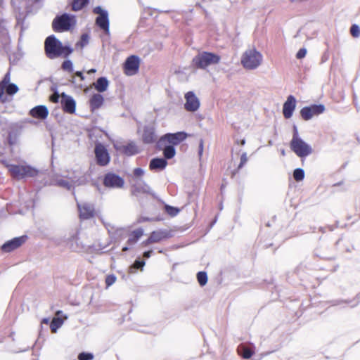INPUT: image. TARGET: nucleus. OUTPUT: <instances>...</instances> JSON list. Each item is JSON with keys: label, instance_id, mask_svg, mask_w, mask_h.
<instances>
[{"label": "nucleus", "instance_id": "f257e3e1", "mask_svg": "<svg viewBox=\"0 0 360 360\" xmlns=\"http://www.w3.org/2000/svg\"><path fill=\"white\" fill-rule=\"evenodd\" d=\"M45 51L50 59L58 58L62 55L68 56L72 52V49L67 46H63L54 35L48 37L44 43Z\"/></svg>", "mask_w": 360, "mask_h": 360}, {"label": "nucleus", "instance_id": "f03ea898", "mask_svg": "<svg viewBox=\"0 0 360 360\" xmlns=\"http://www.w3.org/2000/svg\"><path fill=\"white\" fill-rule=\"evenodd\" d=\"M3 164L8 168L11 175L16 179H22L26 177H34L38 174V170L28 165H11L6 161H2Z\"/></svg>", "mask_w": 360, "mask_h": 360}, {"label": "nucleus", "instance_id": "7ed1b4c3", "mask_svg": "<svg viewBox=\"0 0 360 360\" xmlns=\"http://www.w3.org/2000/svg\"><path fill=\"white\" fill-rule=\"evenodd\" d=\"M76 25V18L74 15L63 13L57 15L53 20L52 27L55 32H63L70 30Z\"/></svg>", "mask_w": 360, "mask_h": 360}, {"label": "nucleus", "instance_id": "20e7f679", "mask_svg": "<svg viewBox=\"0 0 360 360\" xmlns=\"http://www.w3.org/2000/svg\"><path fill=\"white\" fill-rule=\"evenodd\" d=\"M262 61V56L255 49L246 50L241 57V64L247 70L257 68Z\"/></svg>", "mask_w": 360, "mask_h": 360}, {"label": "nucleus", "instance_id": "39448f33", "mask_svg": "<svg viewBox=\"0 0 360 360\" xmlns=\"http://www.w3.org/2000/svg\"><path fill=\"white\" fill-rule=\"evenodd\" d=\"M220 57L213 53L202 52L193 58V64L195 67L200 69H205L207 67L217 64Z\"/></svg>", "mask_w": 360, "mask_h": 360}, {"label": "nucleus", "instance_id": "423d86ee", "mask_svg": "<svg viewBox=\"0 0 360 360\" xmlns=\"http://www.w3.org/2000/svg\"><path fill=\"white\" fill-rule=\"evenodd\" d=\"M290 148L291 150L300 158H306L313 152L311 146L306 143L302 139L291 140L290 142Z\"/></svg>", "mask_w": 360, "mask_h": 360}, {"label": "nucleus", "instance_id": "0eeeda50", "mask_svg": "<svg viewBox=\"0 0 360 360\" xmlns=\"http://www.w3.org/2000/svg\"><path fill=\"white\" fill-rule=\"evenodd\" d=\"M95 14L98 16L96 18V25L100 27L105 34L110 33L108 13L106 10L103 9L101 6H96L93 9Z\"/></svg>", "mask_w": 360, "mask_h": 360}, {"label": "nucleus", "instance_id": "6e6552de", "mask_svg": "<svg viewBox=\"0 0 360 360\" xmlns=\"http://www.w3.org/2000/svg\"><path fill=\"white\" fill-rule=\"evenodd\" d=\"M325 111V106L323 104H313L309 106H304L300 110V115L304 120H309L314 116L322 114Z\"/></svg>", "mask_w": 360, "mask_h": 360}, {"label": "nucleus", "instance_id": "1a4fd4ad", "mask_svg": "<svg viewBox=\"0 0 360 360\" xmlns=\"http://www.w3.org/2000/svg\"><path fill=\"white\" fill-rule=\"evenodd\" d=\"M186 138L184 132H177L175 134H167L162 136L158 141V146H162L165 142L171 143V146L178 145Z\"/></svg>", "mask_w": 360, "mask_h": 360}, {"label": "nucleus", "instance_id": "9d476101", "mask_svg": "<svg viewBox=\"0 0 360 360\" xmlns=\"http://www.w3.org/2000/svg\"><path fill=\"white\" fill-rule=\"evenodd\" d=\"M94 150L97 163L101 166L108 165L110 161V155L105 147L98 143L96 145Z\"/></svg>", "mask_w": 360, "mask_h": 360}, {"label": "nucleus", "instance_id": "9b49d317", "mask_svg": "<svg viewBox=\"0 0 360 360\" xmlns=\"http://www.w3.org/2000/svg\"><path fill=\"white\" fill-rule=\"evenodd\" d=\"M186 103L184 108L187 111L195 112L200 107V101L193 91H188L185 94Z\"/></svg>", "mask_w": 360, "mask_h": 360}, {"label": "nucleus", "instance_id": "f8f14e48", "mask_svg": "<svg viewBox=\"0 0 360 360\" xmlns=\"http://www.w3.org/2000/svg\"><path fill=\"white\" fill-rule=\"evenodd\" d=\"M124 72L127 75H135L139 68V59L136 56H131L124 63Z\"/></svg>", "mask_w": 360, "mask_h": 360}, {"label": "nucleus", "instance_id": "ddd939ff", "mask_svg": "<svg viewBox=\"0 0 360 360\" xmlns=\"http://www.w3.org/2000/svg\"><path fill=\"white\" fill-rule=\"evenodd\" d=\"M104 185L109 188H122L124 185V180L120 176L108 173L104 177Z\"/></svg>", "mask_w": 360, "mask_h": 360}, {"label": "nucleus", "instance_id": "4468645a", "mask_svg": "<svg viewBox=\"0 0 360 360\" xmlns=\"http://www.w3.org/2000/svg\"><path fill=\"white\" fill-rule=\"evenodd\" d=\"M150 188L144 181L141 179H133L131 186V193L134 195H138L141 193H149Z\"/></svg>", "mask_w": 360, "mask_h": 360}, {"label": "nucleus", "instance_id": "2eb2a0df", "mask_svg": "<svg viewBox=\"0 0 360 360\" xmlns=\"http://www.w3.org/2000/svg\"><path fill=\"white\" fill-rule=\"evenodd\" d=\"M296 103L297 101L294 96L290 95L287 97L283 106V114L285 119H290L292 116L296 108Z\"/></svg>", "mask_w": 360, "mask_h": 360}, {"label": "nucleus", "instance_id": "dca6fc26", "mask_svg": "<svg viewBox=\"0 0 360 360\" xmlns=\"http://www.w3.org/2000/svg\"><path fill=\"white\" fill-rule=\"evenodd\" d=\"M80 218L83 219H89L92 218L95 214V209L93 204L89 202H83L77 204Z\"/></svg>", "mask_w": 360, "mask_h": 360}, {"label": "nucleus", "instance_id": "f3484780", "mask_svg": "<svg viewBox=\"0 0 360 360\" xmlns=\"http://www.w3.org/2000/svg\"><path fill=\"white\" fill-rule=\"evenodd\" d=\"M25 239L26 236L14 238L5 243L1 246V250L5 252H10L21 246L25 242Z\"/></svg>", "mask_w": 360, "mask_h": 360}, {"label": "nucleus", "instance_id": "a211bd4d", "mask_svg": "<svg viewBox=\"0 0 360 360\" xmlns=\"http://www.w3.org/2000/svg\"><path fill=\"white\" fill-rule=\"evenodd\" d=\"M61 105L65 112L72 114L75 112L76 103L73 98L65 93L61 94Z\"/></svg>", "mask_w": 360, "mask_h": 360}, {"label": "nucleus", "instance_id": "6ab92c4d", "mask_svg": "<svg viewBox=\"0 0 360 360\" xmlns=\"http://www.w3.org/2000/svg\"><path fill=\"white\" fill-rule=\"evenodd\" d=\"M169 237V233L165 230H158L155 231H153L150 233V237L144 242H143V245H148L150 243H158L161 240L166 239Z\"/></svg>", "mask_w": 360, "mask_h": 360}, {"label": "nucleus", "instance_id": "aec40b11", "mask_svg": "<svg viewBox=\"0 0 360 360\" xmlns=\"http://www.w3.org/2000/svg\"><path fill=\"white\" fill-rule=\"evenodd\" d=\"M143 231L142 229H138L134 231L129 236V238L127 240V245L122 248V251H127L130 247L134 245L139 239L143 236Z\"/></svg>", "mask_w": 360, "mask_h": 360}, {"label": "nucleus", "instance_id": "412c9836", "mask_svg": "<svg viewBox=\"0 0 360 360\" xmlns=\"http://www.w3.org/2000/svg\"><path fill=\"white\" fill-rule=\"evenodd\" d=\"M143 141L145 143H152L157 140L155 129L153 127H145L142 135Z\"/></svg>", "mask_w": 360, "mask_h": 360}, {"label": "nucleus", "instance_id": "4be33fe9", "mask_svg": "<svg viewBox=\"0 0 360 360\" xmlns=\"http://www.w3.org/2000/svg\"><path fill=\"white\" fill-rule=\"evenodd\" d=\"M30 114L35 118L45 119L49 115V110L45 105H38L32 108Z\"/></svg>", "mask_w": 360, "mask_h": 360}, {"label": "nucleus", "instance_id": "5701e85b", "mask_svg": "<svg viewBox=\"0 0 360 360\" xmlns=\"http://www.w3.org/2000/svg\"><path fill=\"white\" fill-rule=\"evenodd\" d=\"M117 149L129 156L135 155L139 152L138 147L134 142H130L127 145L117 148Z\"/></svg>", "mask_w": 360, "mask_h": 360}, {"label": "nucleus", "instance_id": "b1692460", "mask_svg": "<svg viewBox=\"0 0 360 360\" xmlns=\"http://www.w3.org/2000/svg\"><path fill=\"white\" fill-rule=\"evenodd\" d=\"M167 165V162L164 158H153L150 162L149 167L151 170L163 169Z\"/></svg>", "mask_w": 360, "mask_h": 360}, {"label": "nucleus", "instance_id": "393cba45", "mask_svg": "<svg viewBox=\"0 0 360 360\" xmlns=\"http://www.w3.org/2000/svg\"><path fill=\"white\" fill-rule=\"evenodd\" d=\"M94 86L98 92H104L108 89L109 82L107 78L102 77H99L96 82L94 83Z\"/></svg>", "mask_w": 360, "mask_h": 360}, {"label": "nucleus", "instance_id": "a878e982", "mask_svg": "<svg viewBox=\"0 0 360 360\" xmlns=\"http://www.w3.org/2000/svg\"><path fill=\"white\" fill-rule=\"evenodd\" d=\"M239 355L243 356L244 359H250L254 354V350L245 345H240L237 349Z\"/></svg>", "mask_w": 360, "mask_h": 360}, {"label": "nucleus", "instance_id": "bb28decb", "mask_svg": "<svg viewBox=\"0 0 360 360\" xmlns=\"http://www.w3.org/2000/svg\"><path fill=\"white\" fill-rule=\"evenodd\" d=\"M103 96L99 94H94L90 99V105L92 109L99 108L103 103Z\"/></svg>", "mask_w": 360, "mask_h": 360}, {"label": "nucleus", "instance_id": "cd10ccee", "mask_svg": "<svg viewBox=\"0 0 360 360\" xmlns=\"http://www.w3.org/2000/svg\"><path fill=\"white\" fill-rule=\"evenodd\" d=\"M53 183L56 185H58L60 187L65 188L68 190H70L72 188V187L76 184V182L74 181L72 179L67 180V179H60V178H56L55 180H53Z\"/></svg>", "mask_w": 360, "mask_h": 360}, {"label": "nucleus", "instance_id": "c85d7f7f", "mask_svg": "<svg viewBox=\"0 0 360 360\" xmlns=\"http://www.w3.org/2000/svg\"><path fill=\"white\" fill-rule=\"evenodd\" d=\"M89 4V0H73L72 2V10L79 11Z\"/></svg>", "mask_w": 360, "mask_h": 360}, {"label": "nucleus", "instance_id": "c756f323", "mask_svg": "<svg viewBox=\"0 0 360 360\" xmlns=\"http://www.w3.org/2000/svg\"><path fill=\"white\" fill-rule=\"evenodd\" d=\"M63 321L60 318H53L50 325L52 333H56L57 330L63 325Z\"/></svg>", "mask_w": 360, "mask_h": 360}, {"label": "nucleus", "instance_id": "7c9ffc66", "mask_svg": "<svg viewBox=\"0 0 360 360\" xmlns=\"http://www.w3.org/2000/svg\"><path fill=\"white\" fill-rule=\"evenodd\" d=\"M163 153L165 158L171 159L175 155L176 150L173 146H166L163 150Z\"/></svg>", "mask_w": 360, "mask_h": 360}, {"label": "nucleus", "instance_id": "2f4dec72", "mask_svg": "<svg viewBox=\"0 0 360 360\" xmlns=\"http://www.w3.org/2000/svg\"><path fill=\"white\" fill-rule=\"evenodd\" d=\"M293 178L296 181H302L304 178V171L302 168H297L293 172Z\"/></svg>", "mask_w": 360, "mask_h": 360}, {"label": "nucleus", "instance_id": "473e14b6", "mask_svg": "<svg viewBox=\"0 0 360 360\" xmlns=\"http://www.w3.org/2000/svg\"><path fill=\"white\" fill-rule=\"evenodd\" d=\"M144 265H145V262L143 260H141L139 259H136L135 261V262L134 263V264L131 266H130L129 273L134 274V273H135L136 269H142V268L144 266Z\"/></svg>", "mask_w": 360, "mask_h": 360}, {"label": "nucleus", "instance_id": "72a5a7b5", "mask_svg": "<svg viewBox=\"0 0 360 360\" xmlns=\"http://www.w3.org/2000/svg\"><path fill=\"white\" fill-rule=\"evenodd\" d=\"M165 212L171 217L176 216L180 212L179 208L168 205L165 206Z\"/></svg>", "mask_w": 360, "mask_h": 360}, {"label": "nucleus", "instance_id": "f704fd0d", "mask_svg": "<svg viewBox=\"0 0 360 360\" xmlns=\"http://www.w3.org/2000/svg\"><path fill=\"white\" fill-rule=\"evenodd\" d=\"M197 279L201 286H204L207 282V274L204 271H200L197 274Z\"/></svg>", "mask_w": 360, "mask_h": 360}, {"label": "nucleus", "instance_id": "c9c22d12", "mask_svg": "<svg viewBox=\"0 0 360 360\" xmlns=\"http://www.w3.org/2000/svg\"><path fill=\"white\" fill-rule=\"evenodd\" d=\"M5 90L8 95H13L18 91V87L16 84L11 83L6 86Z\"/></svg>", "mask_w": 360, "mask_h": 360}, {"label": "nucleus", "instance_id": "e433bc0d", "mask_svg": "<svg viewBox=\"0 0 360 360\" xmlns=\"http://www.w3.org/2000/svg\"><path fill=\"white\" fill-rule=\"evenodd\" d=\"M62 68L65 71H68L70 72H73V65L72 63L70 60H65L62 64Z\"/></svg>", "mask_w": 360, "mask_h": 360}, {"label": "nucleus", "instance_id": "4c0bfd02", "mask_svg": "<svg viewBox=\"0 0 360 360\" xmlns=\"http://www.w3.org/2000/svg\"><path fill=\"white\" fill-rule=\"evenodd\" d=\"M117 277L114 274L108 275L105 278L106 288L110 287L115 283Z\"/></svg>", "mask_w": 360, "mask_h": 360}, {"label": "nucleus", "instance_id": "58836bf2", "mask_svg": "<svg viewBox=\"0 0 360 360\" xmlns=\"http://www.w3.org/2000/svg\"><path fill=\"white\" fill-rule=\"evenodd\" d=\"M350 33L353 37H358L360 35L359 27L356 24L352 25L350 28Z\"/></svg>", "mask_w": 360, "mask_h": 360}, {"label": "nucleus", "instance_id": "ea45409f", "mask_svg": "<svg viewBox=\"0 0 360 360\" xmlns=\"http://www.w3.org/2000/svg\"><path fill=\"white\" fill-rule=\"evenodd\" d=\"M94 358V355L91 353L82 352L78 356L79 360H91Z\"/></svg>", "mask_w": 360, "mask_h": 360}, {"label": "nucleus", "instance_id": "a19ab883", "mask_svg": "<svg viewBox=\"0 0 360 360\" xmlns=\"http://www.w3.org/2000/svg\"><path fill=\"white\" fill-rule=\"evenodd\" d=\"M10 81H11L10 72H7L5 75L4 79L1 80V82H0V84H1L3 86L6 87V85L11 84Z\"/></svg>", "mask_w": 360, "mask_h": 360}, {"label": "nucleus", "instance_id": "79ce46f5", "mask_svg": "<svg viewBox=\"0 0 360 360\" xmlns=\"http://www.w3.org/2000/svg\"><path fill=\"white\" fill-rule=\"evenodd\" d=\"M307 54V49L305 48L300 49L296 54L297 59H302L305 57Z\"/></svg>", "mask_w": 360, "mask_h": 360}, {"label": "nucleus", "instance_id": "37998d69", "mask_svg": "<svg viewBox=\"0 0 360 360\" xmlns=\"http://www.w3.org/2000/svg\"><path fill=\"white\" fill-rule=\"evenodd\" d=\"M144 174V170L141 168H136L134 170V174L136 176V179H139V177L143 176Z\"/></svg>", "mask_w": 360, "mask_h": 360}, {"label": "nucleus", "instance_id": "c03bdc74", "mask_svg": "<svg viewBox=\"0 0 360 360\" xmlns=\"http://www.w3.org/2000/svg\"><path fill=\"white\" fill-rule=\"evenodd\" d=\"M247 161H248L247 154H246V153H243L240 157V162L238 166V168L242 167L247 162Z\"/></svg>", "mask_w": 360, "mask_h": 360}, {"label": "nucleus", "instance_id": "a18cd8bd", "mask_svg": "<svg viewBox=\"0 0 360 360\" xmlns=\"http://www.w3.org/2000/svg\"><path fill=\"white\" fill-rule=\"evenodd\" d=\"M59 98H60V95L57 92H55L53 94H52L50 96V100L53 103H58L59 101Z\"/></svg>", "mask_w": 360, "mask_h": 360}, {"label": "nucleus", "instance_id": "49530a36", "mask_svg": "<svg viewBox=\"0 0 360 360\" xmlns=\"http://www.w3.org/2000/svg\"><path fill=\"white\" fill-rule=\"evenodd\" d=\"M301 139L298 134L297 128L295 125L293 127V133H292V137L291 140H297Z\"/></svg>", "mask_w": 360, "mask_h": 360}, {"label": "nucleus", "instance_id": "de8ad7c7", "mask_svg": "<svg viewBox=\"0 0 360 360\" xmlns=\"http://www.w3.org/2000/svg\"><path fill=\"white\" fill-rule=\"evenodd\" d=\"M5 87L0 84V101H4L6 98L4 96Z\"/></svg>", "mask_w": 360, "mask_h": 360}, {"label": "nucleus", "instance_id": "09e8293b", "mask_svg": "<svg viewBox=\"0 0 360 360\" xmlns=\"http://www.w3.org/2000/svg\"><path fill=\"white\" fill-rule=\"evenodd\" d=\"M202 152H203V142H202V141H200V145H199V151H198V155L200 157L202 155Z\"/></svg>", "mask_w": 360, "mask_h": 360}, {"label": "nucleus", "instance_id": "8fccbe9b", "mask_svg": "<svg viewBox=\"0 0 360 360\" xmlns=\"http://www.w3.org/2000/svg\"><path fill=\"white\" fill-rule=\"evenodd\" d=\"M153 251L152 250H149V251H146L143 253V257L145 258H149L152 254Z\"/></svg>", "mask_w": 360, "mask_h": 360}, {"label": "nucleus", "instance_id": "3c124183", "mask_svg": "<svg viewBox=\"0 0 360 360\" xmlns=\"http://www.w3.org/2000/svg\"><path fill=\"white\" fill-rule=\"evenodd\" d=\"M75 75H76V76L79 77L82 80H83L84 79V77L82 72L77 71V72H76Z\"/></svg>", "mask_w": 360, "mask_h": 360}, {"label": "nucleus", "instance_id": "603ef678", "mask_svg": "<svg viewBox=\"0 0 360 360\" xmlns=\"http://www.w3.org/2000/svg\"><path fill=\"white\" fill-rule=\"evenodd\" d=\"M68 245H69V247H70V249H72V250H75V247L73 246V244L72 243V240H70L68 242Z\"/></svg>", "mask_w": 360, "mask_h": 360}, {"label": "nucleus", "instance_id": "864d4df0", "mask_svg": "<svg viewBox=\"0 0 360 360\" xmlns=\"http://www.w3.org/2000/svg\"><path fill=\"white\" fill-rule=\"evenodd\" d=\"M356 299L357 300V302L352 307H354V306L357 305L358 303L359 302V300H360V293L356 295Z\"/></svg>", "mask_w": 360, "mask_h": 360}, {"label": "nucleus", "instance_id": "5fc2aeb1", "mask_svg": "<svg viewBox=\"0 0 360 360\" xmlns=\"http://www.w3.org/2000/svg\"><path fill=\"white\" fill-rule=\"evenodd\" d=\"M49 322V319L48 318H45L42 320V323L48 324Z\"/></svg>", "mask_w": 360, "mask_h": 360}, {"label": "nucleus", "instance_id": "6e6d98bb", "mask_svg": "<svg viewBox=\"0 0 360 360\" xmlns=\"http://www.w3.org/2000/svg\"><path fill=\"white\" fill-rule=\"evenodd\" d=\"M96 72V69H91L88 71L89 74L94 73Z\"/></svg>", "mask_w": 360, "mask_h": 360}, {"label": "nucleus", "instance_id": "4d7b16f0", "mask_svg": "<svg viewBox=\"0 0 360 360\" xmlns=\"http://www.w3.org/2000/svg\"><path fill=\"white\" fill-rule=\"evenodd\" d=\"M87 37H87V35H86V34H83V35H82V39H84H84H87Z\"/></svg>", "mask_w": 360, "mask_h": 360}, {"label": "nucleus", "instance_id": "13d9d810", "mask_svg": "<svg viewBox=\"0 0 360 360\" xmlns=\"http://www.w3.org/2000/svg\"><path fill=\"white\" fill-rule=\"evenodd\" d=\"M245 143V141L244 139L241 141V145H244Z\"/></svg>", "mask_w": 360, "mask_h": 360}, {"label": "nucleus", "instance_id": "bf43d9fd", "mask_svg": "<svg viewBox=\"0 0 360 360\" xmlns=\"http://www.w3.org/2000/svg\"><path fill=\"white\" fill-rule=\"evenodd\" d=\"M61 313H62V311H58L56 312V315H59V314H60Z\"/></svg>", "mask_w": 360, "mask_h": 360}, {"label": "nucleus", "instance_id": "052dcab7", "mask_svg": "<svg viewBox=\"0 0 360 360\" xmlns=\"http://www.w3.org/2000/svg\"><path fill=\"white\" fill-rule=\"evenodd\" d=\"M342 302H343V301H342V300H340V301H339V302H338V303L337 304H340V303H342Z\"/></svg>", "mask_w": 360, "mask_h": 360}]
</instances>
